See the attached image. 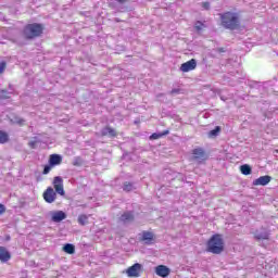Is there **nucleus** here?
I'll return each mask as SVG.
<instances>
[{
	"mask_svg": "<svg viewBox=\"0 0 278 278\" xmlns=\"http://www.w3.org/2000/svg\"><path fill=\"white\" fill-rule=\"evenodd\" d=\"M179 92H181L180 89H173V90L170 91V94H179Z\"/></svg>",
	"mask_w": 278,
	"mask_h": 278,
	"instance_id": "nucleus-31",
	"label": "nucleus"
},
{
	"mask_svg": "<svg viewBox=\"0 0 278 278\" xmlns=\"http://www.w3.org/2000/svg\"><path fill=\"white\" fill-rule=\"evenodd\" d=\"M37 143H38L37 141H29L28 146L30 147V149H36Z\"/></svg>",
	"mask_w": 278,
	"mask_h": 278,
	"instance_id": "nucleus-28",
	"label": "nucleus"
},
{
	"mask_svg": "<svg viewBox=\"0 0 278 278\" xmlns=\"http://www.w3.org/2000/svg\"><path fill=\"white\" fill-rule=\"evenodd\" d=\"M5 142H10V136L8 132L0 130V144H5Z\"/></svg>",
	"mask_w": 278,
	"mask_h": 278,
	"instance_id": "nucleus-18",
	"label": "nucleus"
},
{
	"mask_svg": "<svg viewBox=\"0 0 278 278\" xmlns=\"http://www.w3.org/2000/svg\"><path fill=\"white\" fill-rule=\"evenodd\" d=\"M1 214H5V205L0 203V216Z\"/></svg>",
	"mask_w": 278,
	"mask_h": 278,
	"instance_id": "nucleus-29",
	"label": "nucleus"
},
{
	"mask_svg": "<svg viewBox=\"0 0 278 278\" xmlns=\"http://www.w3.org/2000/svg\"><path fill=\"white\" fill-rule=\"evenodd\" d=\"M140 242H144V244H155V233L151 231L143 230L139 238Z\"/></svg>",
	"mask_w": 278,
	"mask_h": 278,
	"instance_id": "nucleus-8",
	"label": "nucleus"
},
{
	"mask_svg": "<svg viewBox=\"0 0 278 278\" xmlns=\"http://www.w3.org/2000/svg\"><path fill=\"white\" fill-rule=\"evenodd\" d=\"M203 27H205V24L203 22L201 21L195 22L194 28L197 29V31H201Z\"/></svg>",
	"mask_w": 278,
	"mask_h": 278,
	"instance_id": "nucleus-24",
	"label": "nucleus"
},
{
	"mask_svg": "<svg viewBox=\"0 0 278 278\" xmlns=\"http://www.w3.org/2000/svg\"><path fill=\"white\" fill-rule=\"evenodd\" d=\"M219 18L224 29H230V31L240 29V14L237 12L226 11L219 14Z\"/></svg>",
	"mask_w": 278,
	"mask_h": 278,
	"instance_id": "nucleus-2",
	"label": "nucleus"
},
{
	"mask_svg": "<svg viewBox=\"0 0 278 278\" xmlns=\"http://www.w3.org/2000/svg\"><path fill=\"white\" fill-rule=\"evenodd\" d=\"M52 185L53 187H48L42 193L43 201H46V203H55L58 194H60V197H66V191L64 190V179H62V177L55 176Z\"/></svg>",
	"mask_w": 278,
	"mask_h": 278,
	"instance_id": "nucleus-1",
	"label": "nucleus"
},
{
	"mask_svg": "<svg viewBox=\"0 0 278 278\" xmlns=\"http://www.w3.org/2000/svg\"><path fill=\"white\" fill-rule=\"evenodd\" d=\"M218 134H220V126H217V127H215V129L211 130V131L208 132V136H210L211 138H213L214 136H218Z\"/></svg>",
	"mask_w": 278,
	"mask_h": 278,
	"instance_id": "nucleus-23",
	"label": "nucleus"
},
{
	"mask_svg": "<svg viewBox=\"0 0 278 278\" xmlns=\"http://www.w3.org/2000/svg\"><path fill=\"white\" fill-rule=\"evenodd\" d=\"M7 68H8V63H5V61H2L0 63V75H3V73H5Z\"/></svg>",
	"mask_w": 278,
	"mask_h": 278,
	"instance_id": "nucleus-25",
	"label": "nucleus"
},
{
	"mask_svg": "<svg viewBox=\"0 0 278 278\" xmlns=\"http://www.w3.org/2000/svg\"><path fill=\"white\" fill-rule=\"evenodd\" d=\"M117 3H127V0H116Z\"/></svg>",
	"mask_w": 278,
	"mask_h": 278,
	"instance_id": "nucleus-33",
	"label": "nucleus"
},
{
	"mask_svg": "<svg viewBox=\"0 0 278 278\" xmlns=\"http://www.w3.org/2000/svg\"><path fill=\"white\" fill-rule=\"evenodd\" d=\"M141 274H142V265L140 263H135L134 265H131L126 269V275L127 277H130V278L140 277Z\"/></svg>",
	"mask_w": 278,
	"mask_h": 278,
	"instance_id": "nucleus-7",
	"label": "nucleus"
},
{
	"mask_svg": "<svg viewBox=\"0 0 278 278\" xmlns=\"http://www.w3.org/2000/svg\"><path fill=\"white\" fill-rule=\"evenodd\" d=\"M83 161L81 157L77 156L74 159L73 166H81Z\"/></svg>",
	"mask_w": 278,
	"mask_h": 278,
	"instance_id": "nucleus-26",
	"label": "nucleus"
},
{
	"mask_svg": "<svg viewBox=\"0 0 278 278\" xmlns=\"http://www.w3.org/2000/svg\"><path fill=\"white\" fill-rule=\"evenodd\" d=\"M101 136L103 137L109 136L110 138H116V136H118V132L116 131V129L112 128V126H105L101 131Z\"/></svg>",
	"mask_w": 278,
	"mask_h": 278,
	"instance_id": "nucleus-14",
	"label": "nucleus"
},
{
	"mask_svg": "<svg viewBox=\"0 0 278 278\" xmlns=\"http://www.w3.org/2000/svg\"><path fill=\"white\" fill-rule=\"evenodd\" d=\"M155 274L157 277L166 278L168 275H170V268H168L166 265H159L155 267Z\"/></svg>",
	"mask_w": 278,
	"mask_h": 278,
	"instance_id": "nucleus-10",
	"label": "nucleus"
},
{
	"mask_svg": "<svg viewBox=\"0 0 278 278\" xmlns=\"http://www.w3.org/2000/svg\"><path fill=\"white\" fill-rule=\"evenodd\" d=\"M135 218L134 212L126 211L121 215L119 220L121 223H134Z\"/></svg>",
	"mask_w": 278,
	"mask_h": 278,
	"instance_id": "nucleus-13",
	"label": "nucleus"
},
{
	"mask_svg": "<svg viewBox=\"0 0 278 278\" xmlns=\"http://www.w3.org/2000/svg\"><path fill=\"white\" fill-rule=\"evenodd\" d=\"M12 260V254H10V251H8V248L0 247V262L5 264V262H10Z\"/></svg>",
	"mask_w": 278,
	"mask_h": 278,
	"instance_id": "nucleus-11",
	"label": "nucleus"
},
{
	"mask_svg": "<svg viewBox=\"0 0 278 278\" xmlns=\"http://www.w3.org/2000/svg\"><path fill=\"white\" fill-rule=\"evenodd\" d=\"M202 8H204V10H210V2H202Z\"/></svg>",
	"mask_w": 278,
	"mask_h": 278,
	"instance_id": "nucleus-30",
	"label": "nucleus"
},
{
	"mask_svg": "<svg viewBox=\"0 0 278 278\" xmlns=\"http://www.w3.org/2000/svg\"><path fill=\"white\" fill-rule=\"evenodd\" d=\"M77 220H78V225H81V227H85V225H88L89 223L88 215L86 214H80Z\"/></svg>",
	"mask_w": 278,
	"mask_h": 278,
	"instance_id": "nucleus-19",
	"label": "nucleus"
},
{
	"mask_svg": "<svg viewBox=\"0 0 278 278\" xmlns=\"http://www.w3.org/2000/svg\"><path fill=\"white\" fill-rule=\"evenodd\" d=\"M192 160L195 162H199L200 164L203 162H207V152H205V149L203 148H194L192 150Z\"/></svg>",
	"mask_w": 278,
	"mask_h": 278,
	"instance_id": "nucleus-6",
	"label": "nucleus"
},
{
	"mask_svg": "<svg viewBox=\"0 0 278 278\" xmlns=\"http://www.w3.org/2000/svg\"><path fill=\"white\" fill-rule=\"evenodd\" d=\"M60 164H62V155L51 154L49 156V164L43 167L42 175H49V173H51V168L60 166Z\"/></svg>",
	"mask_w": 278,
	"mask_h": 278,
	"instance_id": "nucleus-5",
	"label": "nucleus"
},
{
	"mask_svg": "<svg viewBox=\"0 0 278 278\" xmlns=\"http://www.w3.org/2000/svg\"><path fill=\"white\" fill-rule=\"evenodd\" d=\"M273 177L266 175V176H261L257 179L253 180V186H268L270 184V180Z\"/></svg>",
	"mask_w": 278,
	"mask_h": 278,
	"instance_id": "nucleus-12",
	"label": "nucleus"
},
{
	"mask_svg": "<svg viewBox=\"0 0 278 278\" xmlns=\"http://www.w3.org/2000/svg\"><path fill=\"white\" fill-rule=\"evenodd\" d=\"M64 253H67L68 255H73L75 253V245L72 243H66L63 247Z\"/></svg>",
	"mask_w": 278,
	"mask_h": 278,
	"instance_id": "nucleus-17",
	"label": "nucleus"
},
{
	"mask_svg": "<svg viewBox=\"0 0 278 278\" xmlns=\"http://www.w3.org/2000/svg\"><path fill=\"white\" fill-rule=\"evenodd\" d=\"M256 240H268V233L265 235H256L255 236Z\"/></svg>",
	"mask_w": 278,
	"mask_h": 278,
	"instance_id": "nucleus-27",
	"label": "nucleus"
},
{
	"mask_svg": "<svg viewBox=\"0 0 278 278\" xmlns=\"http://www.w3.org/2000/svg\"><path fill=\"white\" fill-rule=\"evenodd\" d=\"M134 190V184L131 182H124V192H131Z\"/></svg>",
	"mask_w": 278,
	"mask_h": 278,
	"instance_id": "nucleus-22",
	"label": "nucleus"
},
{
	"mask_svg": "<svg viewBox=\"0 0 278 278\" xmlns=\"http://www.w3.org/2000/svg\"><path fill=\"white\" fill-rule=\"evenodd\" d=\"M170 134L169 130H164L163 132H154L150 136V140H160V138H164V136H168Z\"/></svg>",
	"mask_w": 278,
	"mask_h": 278,
	"instance_id": "nucleus-16",
	"label": "nucleus"
},
{
	"mask_svg": "<svg viewBox=\"0 0 278 278\" xmlns=\"http://www.w3.org/2000/svg\"><path fill=\"white\" fill-rule=\"evenodd\" d=\"M51 220L53 223H62V220H66V213H64L63 211H56L52 213Z\"/></svg>",
	"mask_w": 278,
	"mask_h": 278,
	"instance_id": "nucleus-15",
	"label": "nucleus"
},
{
	"mask_svg": "<svg viewBox=\"0 0 278 278\" xmlns=\"http://www.w3.org/2000/svg\"><path fill=\"white\" fill-rule=\"evenodd\" d=\"M135 125H140V121H135Z\"/></svg>",
	"mask_w": 278,
	"mask_h": 278,
	"instance_id": "nucleus-35",
	"label": "nucleus"
},
{
	"mask_svg": "<svg viewBox=\"0 0 278 278\" xmlns=\"http://www.w3.org/2000/svg\"><path fill=\"white\" fill-rule=\"evenodd\" d=\"M240 172L242 173V175H251V173H252L251 165H249V164L241 165Z\"/></svg>",
	"mask_w": 278,
	"mask_h": 278,
	"instance_id": "nucleus-20",
	"label": "nucleus"
},
{
	"mask_svg": "<svg viewBox=\"0 0 278 278\" xmlns=\"http://www.w3.org/2000/svg\"><path fill=\"white\" fill-rule=\"evenodd\" d=\"M207 253H213V255H220L225 251V239L223 235L215 233L206 242Z\"/></svg>",
	"mask_w": 278,
	"mask_h": 278,
	"instance_id": "nucleus-4",
	"label": "nucleus"
},
{
	"mask_svg": "<svg viewBox=\"0 0 278 278\" xmlns=\"http://www.w3.org/2000/svg\"><path fill=\"white\" fill-rule=\"evenodd\" d=\"M197 68V60L191 59L180 65L181 73H190V71H194Z\"/></svg>",
	"mask_w": 278,
	"mask_h": 278,
	"instance_id": "nucleus-9",
	"label": "nucleus"
},
{
	"mask_svg": "<svg viewBox=\"0 0 278 278\" xmlns=\"http://www.w3.org/2000/svg\"><path fill=\"white\" fill-rule=\"evenodd\" d=\"M17 124L18 125H24L25 124V119H23V118L17 119Z\"/></svg>",
	"mask_w": 278,
	"mask_h": 278,
	"instance_id": "nucleus-32",
	"label": "nucleus"
},
{
	"mask_svg": "<svg viewBox=\"0 0 278 278\" xmlns=\"http://www.w3.org/2000/svg\"><path fill=\"white\" fill-rule=\"evenodd\" d=\"M219 53H225V49L224 48H218Z\"/></svg>",
	"mask_w": 278,
	"mask_h": 278,
	"instance_id": "nucleus-34",
	"label": "nucleus"
},
{
	"mask_svg": "<svg viewBox=\"0 0 278 278\" xmlns=\"http://www.w3.org/2000/svg\"><path fill=\"white\" fill-rule=\"evenodd\" d=\"M0 99L1 101H5V99H10V92L5 89L0 90Z\"/></svg>",
	"mask_w": 278,
	"mask_h": 278,
	"instance_id": "nucleus-21",
	"label": "nucleus"
},
{
	"mask_svg": "<svg viewBox=\"0 0 278 278\" xmlns=\"http://www.w3.org/2000/svg\"><path fill=\"white\" fill-rule=\"evenodd\" d=\"M45 34V25L41 23L26 24L22 30L24 40H36Z\"/></svg>",
	"mask_w": 278,
	"mask_h": 278,
	"instance_id": "nucleus-3",
	"label": "nucleus"
}]
</instances>
